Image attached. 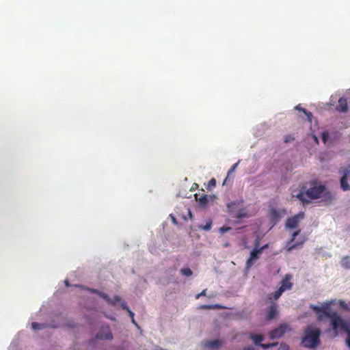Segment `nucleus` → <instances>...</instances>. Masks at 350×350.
<instances>
[{"label": "nucleus", "instance_id": "16", "mask_svg": "<svg viewBox=\"0 0 350 350\" xmlns=\"http://www.w3.org/2000/svg\"><path fill=\"white\" fill-rule=\"evenodd\" d=\"M221 341L219 340V339H215L213 340L208 341L206 343V347L213 349H218L219 347H221Z\"/></svg>", "mask_w": 350, "mask_h": 350}, {"label": "nucleus", "instance_id": "36", "mask_svg": "<svg viewBox=\"0 0 350 350\" xmlns=\"http://www.w3.org/2000/svg\"><path fill=\"white\" fill-rule=\"evenodd\" d=\"M243 350H254V348L252 346H247L243 348Z\"/></svg>", "mask_w": 350, "mask_h": 350}, {"label": "nucleus", "instance_id": "32", "mask_svg": "<svg viewBox=\"0 0 350 350\" xmlns=\"http://www.w3.org/2000/svg\"><path fill=\"white\" fill-rule=\"evenodd\" d=\"M206 293V289H204L201 293L197 294L196 295V299H199L201 296H205Z\"/></svg>", "mask_w": 350, "mask_h": 350}, {"label": "nucleus", "instance_id": "8", "mask_svg": "<svg viewBox=\"0 0 350 350\" xmlns=\"http://www.w3.org/2000/svg\"><path fill=\"white\" fill-rule=\"evenodd\" d=\"M90 291L92 293H96L100 297H101L103 299H104L111 306H115L118 302H120L121 301L120 297L116 295L113 299L110 298L107 294L105 293L99 291L96 289L91 288Z\"/></svg>", "mask_w": 350, "mask_h": 350}, {"label": "nucleus", "instance_id": "28", "mask_svg": "<svg viewBox=\"0 0 350 350\" xmlns=\"http://www.w3.org/2000/svg\"><path fill=\"white\" fill-rule=\"evenodd\" d=\"M322 140L324 144H326L327 141L329 139V133L327 131H325L322 133Z\"/></svg>", "mask_w": 350, "mask_h": 350}, {"label": "nucleus", "instance_id": "39", "mask_svg": "<svg viewBox=\"0 0 350 350\" xmlns=\"http://www.w3.org/2000/svg\"><path fill=\"white\" fill-rule=\"evenodd\" d=\"M314 141H316L317 143L319 142L318 139L316 136L314 137Z\"/></svg>", "mask_w": 350, "mask_h": 350}, {"label": "nucleus", "instance_id": "14", "mask_svg": "<svg viewBox=\"0 0 350 350\" xmlns=\"http://www.w3.org/2000/svg\"><path fill=\"white\" fill-rule=\"evenodd\" d=\"M336 109L340 113H346L348 111L347 100L345 98L342 97L338 100Z\"/></svg>", "mask_w": 350, "mask_h": 350}, {"label": "nucleus", "instance_id": "1", "mask_svg": "<svg viewBox=\"0 0 350 350\" xmlns=\"http://www.w3.org/2000/svg\"><path fill=\"white\" fill-rule=\"evenodd\" d=\"M310 308L317 313L319 321H321L323 317L329 318L331 319V325L335 332L338 329L346 332L347 334V344L350 347V329H349L347 324L341 317L336 312H330L328 304L323 307L311 305Z\"/></svg>", "mask_w": 350, "mask_h": 350}, {"label": "nucleus", "instance_id": "30", "mask_svg": "<svg viewBox=\"0 0 350 350\" xmlns=\"http://www.w3.org/2000/svg\"><path fill=\"white\" fill-rule=\"evenodd\" d=\"M230 230H231L230 227L222 226L219 228V232L223 234V233H225Z\"/></svg>", "mask_w": 350, "mask_h": 350}, {"label": "nucleus", "instance_id": "20", "mask_svg": "<svg viewBox=\"0 0 350 350\" xmlns=\"http://www.w3.org/2000/svg\"><path fill=\"white\" fill-rule=\"evenodd\" d=\"M121 307L123 310L127 311L131 319L134 318V313L130 310V308L127 306L126 303L124 301L121 302Z\"/></svg>", "mask_w": 350, "mask_h": 350}, {"label": "nucleus", "instance_id": "3", "mask_svg": "<svg viewBox=\"0 0 350 350\" xmlns=\"http://www.w3.org/2000/svg\"><path fill=\"white\" fill-rule=\"evenodd\" d=\"M321 331L312 325H308L301 340V345L307 348H315L320 345Z\"/></svg>", "mask_w": 350, "mask_h": 350}, {"label": "nucleus", "instance_id": "26", "mask_svg": "<svg viewBox=\"0 0 350 350\" xmlns=\"http://www.w3.org/2000/svg\"><path fill=\"white\" fill-rule=\"evenodd\" d=\"M216 185V180L213 178H211L209 181H208V189H211L213 187H215Z\"/></svg>", "mask_w": 350, "mask_h": 350}, {"label": "nucleus", "instance_id": "10", "mask_svg": "<svg viewBox=\"0 0 350 350\" xmlns=\"http://www.w3.org/2000/svg\"><path fill=\"white\" fill-rule=\"evenodd\" d=\"M300 232H301L300 230H297V231H295L293 233L291 239L287 243V246H286L287 251L289 252L294 249H296L297 247L302 246V245L304 244V243L305 241L304 239L301 240V241H297L296 243H294L295 237L299 234Z\"/></svg>", "mask_w": 350, "mask_h": 350}, {"label": "nucleus", "instance_id": "9", "mask_svg": "<svg viewBox=\"0 0 350 350\" xmlns=\"http://www.w3.org/2000/svg\"><path fill=\"white\" fill-rule=\"evenodd\" d=\"M250 337L254 341L256 345H259L265 349L276 346L278 345L277 342L261 344V342L264 339L263 336L262 334H250Z\"/></svg>", "mask_w": 350, "mask_h": 350}, {"label": "nucleus", "instance_id": "35", "mask_svg": "<svg viewBox=\"0 0 350 350\" xmlns=\"http://www.w3.org/2000/svg\"><path fill=\"white\" fill-rule=\"evenodd\" d=\"M340 306H341L343 308H345V309H346V310H349V307L347 306V305L345 303V301H340Z\"/></svg>", "mask_w": 350, "mask_h": 350}, {"label": "nucleus", "instance_id": "33", "mask_svg": "<svg viewBox=\"0 0 350 350\" xmlns=\"http://www.w3.org/2000/svg\"><path fill=\"white\" fill-rule=\"evenodd\" d=\"M238 164H239V162H237V163H234V164L232 166L231 169L228 171V174H229L232 173V172H234V170L236 169V167H237Z\"/></svg>", "mask_w": 350, "mask_h": 350}, {"label": "nucleus", "instance_id": "25", "mask_svg": "<svg viewBox=\"0 0 350 350\" xmlns=\"http://www.w3.org/2000/svg\"><path fill=\"white\" fill-rule=\"evenodd\" d=\"M271 216L273 218H275V219H279L280 218V213L275 208H272L271 210Z\"/></svg>", "mask_w": 350, "mask_h": 350}, {"label": "nucleus", "instance_id": "24", "mask_svg": "<svg viewBox=\"0 0 350 350\" xmlns=\"http://www.w3.org/2000/svg\"><path fill=\"white\" fill-rule=\"evenodd\" d=\"M350 258L349 257H345L342 260V264L347 268H350Z\"/></svg>", "mask_w": 350, "mask_h": 350}, {"label": "nucleus", "instance_id": "2", "mask_svg": "<svg viewBox=\"0 0 350 350\" xmlns=\"http://www.w3.org/2000/svg\"><path fill=\"white\" fill-rule=\"evenodd\" d=\"M325 190V186L323 185H317V183L314 182L311 184V187L307 190L304 186L300 187L297 191L293 190L292 197L298 199L303 206H306L310 203V200L321 198Z\"/></svg>", "mask_w": 350, "mask_h": 350}, {"label": "nucleus", "instance_id": "34", "mask_svg": "<svg viewBox=\"0 0 350 350\" xmlns=\"http://www.w3.org/2000/svg\"><path fill=\"white\" fill-rule=\"evenodd\" d=\"M268 246H269L268 244H265L262 247H260V245H259L258 250H260V253L262 254L264 250L268 248Z\"/></svg>", "mask_w": 350, "mask_h": 350}, {"label": "nucleus", "instance_id": "7", "mask_svg": "<svg viewBox=\"0 0 350 350\" xmlns=\"http://www.w3.org/2000/svg\"><path fill=\"white\" fill-rule=\"evenodd\" d=\"M289 329L290 327L287 324H281L277 328L269 332V338L272 340L280 338Z\"/></svg>", "mask_w": 350, "mask_h": 350}, {"label": "nucleus", "instance_id": "18", "mask_svg": "<svg viewBox=\"0 0 350 350\" xmlns=\"http://www.w3.org/2000/svg\"><path fill=\"white\" fill-rule=\"evenodd\" d=\"M295 109L296 110H298V111H302L304 113V114L307 116V120L308 122H312V114L311 112L310 111H308L306 109L304 108H302L300 105H298L297 106L295 107Z\"/></svg>", "mask_w": 350, "mask_h": 350}, {"label": "nucleus", "instance_id": "4", "mask_svg": "<svg viewBox=\"0 0 350 350\" xmlns=\"http://www.w3.org/2000/svg\"><path fill=\"white\" fill-rule=\"evenodd\" d=\"M236 205L235 202H232L228 204L227 207L229 213L231 215V217L236 219L235 223H240L243 219L249 217L248 213L247 210L243 208H240L238 211L235 212L234 210V206Z\"/></svg>", "mask_w": 350, "mask_h": 350}, {"label": "nucleus", "instance_id": "11", "mask_svg": "<svg viewBox=\"0 0 350 350\" xmlns=\"http://www.w3.org/2000/svg\"><path fill=\"white\" fill-rule=\"evenodd\" d=\"M342 176L340 178V187L343 191H349L350 185L347 182L348 178L350 176V166H348L343 170Z\"/></svg>", "mask_w": 350, "mask_h": 350}, {"label": "nucleus", "instance_id": "31", "mask_svg": "<svg viewBox=\"0 0 350 350\" xmlns=\"http://www.w3.org/2000/svg\"><path fill=\"white\" fill-rule=\"evenodd\" d=\"M288 345L286 343L282 342L280 345L278 350H288Z\"/></svg>", "mask_w": 350, "mask_h": 350}, {"label": "nucleus", "instance_id": "15", "mask_svg": "<svg viewBox=\"0 0 350 350\" xmlns=\"http://www.w3.org/2000/svg\"><path fill=\"white\" fill-rule=\"evenodd\" d=\"M277 312H277V306L275 304L272 303L269 310H268L267 319L268 320L273 319L277 314Z\"/></svg>", "mask_w": 350, "mask_h": 350}, {"label": "nucleus", "instance_id": "23", "mask_svg": "<svg viewBox=\"0 0 350 350\" xmlns=\"http://www.w3.org/2000/svg\"><path fill=\"white\" fill-rule=\"evenodd\" d=\"M283 289L282 288H278L277 291H275L274 293L271 294L274 299H278L279 297L282 295L283 293Z\"/></svg>", "mask_w": 350, "mask_h": 350}, {"label": "nucleus", "instance_id": "13", "mask_svg": "<svg viewBox=\"0 0 350 350\" xmlns=\"http://www.w3.org/2000/svg\"><path fill=\"white\" fill-rule=\"evenodd\" d=\"M291 278L292 277L290 274L285 275L284 278L280 282L281 286H280L279 288H282L283 292H284L286 290L291 289L293 286V283L291 282Z\"/></svg>", "mask_w": 350, "mask_h": 350}, {"label": "nucleus", "instance_id": "38", "mask_svg": "<svg viewBox=\"0 0 350 350\" xmlns=\"http://www.w3.org/2000/svg\"><path fill=\"white\" fill-rule=\"evenodd\" d=\"M172 220L173 223H174V224L177 223L176 218L173 216H172Z\"/></svg>", "mask_w": 350, "mask_h": 350}, {"label": "nucleus", "instance_id": "29", "mask_svg": "<svg viewBox=\"0 0 350 350\" xmlns=\"http://www.w3.org/2000/svg\"><path fill=\"white\" fill-rule=\"evenodd\" d=\"M295 139L294 137L291 135H287L284 137V142L288 143L290 142H292Z\"/></svg>", "mask_w": 350, "mask_h": 350}, {"label": "nucleus", "instance_id": "12", "mask_svg": "<svg viewBox=\"0 0 350 350\" xmlns=\"http://www.w3.org/2000/svg\"><path fill=\"white\" fill-rule=\"evenodd\" d=\"M96 338L101 340H112L113 334L109 326H103L96 334Z\"/></svg>", "mask_w": 350, "mask_h": 350}, {"label": "nucleus", "instance_id": "6", "mask_svg": "<svg viewBox=\"0 0 350 350\" xmlns=\"http://www.w3.org/2000/svg\"><path fill=\"white\" fill-rule=\"evenodd\" d=\"M304 213L301 211L297 215L288 217L286 221V228L289 229L297 228L299 226V221L304 218Z\"/></svg>", "mask_w": 350, "mask_h": 350}, {"label": "nucleus", "instance_id": "19", "mask_svg": "<svg viewBox=\"0 0 350 350\" xmlns=\"http://www.w3.org/2000/svg\"><path fill=\"white\" fill-rule=\"evenodd\" d=\"M200 309L204 310H211V309H224L225 307L221 306L220 304H213V305H201L199 306Z\"/></svg>", "mask_w": 350, "mask_h": 350}, {"label": "nucleus", "instance_id": "5", "mask_svg": "<svg viewBox=\"0 0 350 350\" xmlns=\"http://www.w3.org/2000/svg\"><path fill=\"white\" fill-rule=\"evenodd\" d=\"M259 239H256L254 244V248L251 251L250 257L246 261L245 267L250 269L254 264V262L260 258L261 254L260 250H258Z\"/></svg>", "mask_w": 350, "mask_h": 350}, {"label": "nucleus", "instance_id": "41", "mask_svg": "<svg viewBox=\"0 0 350 350\" xmlns=\"http://www.w3.org/2000/svg\"><path fill=\"white\" fill-rule=\"evenodd\" d=\"M193 186H196V187H198V184L195 183V184H193Z\"/></svg>", "mask_w": 350, "mask_h": 350}, {"label": "nucleus", "instance_id": "21", "mask_svg": "<svg viewBox=\"0 0 350 350\" xmlns=\"http://www.w3.org/2000/svg\"><path fill=\"white\" fill-rule=\"evenodd\" d=\"M46 327V325L44 323H39L37 322H33L31 323V328L34 330H39Z\"/></svg>", "mask_w": 350, "mask_h": 350}, {"label": "nucleus", "instance_id": "27", "mask_svg": "<svg viewBox=\"0 0 350 350\" xmlns=\"http://www.w3.org/2000/svg\"><path fill=\"white\" fill-rule=\"evenodd\" d=\"M211 226H212V221H208V222H206V225L204 226H200V228L201 229H203L204 230H211Z\"/></svg>", "mask_w": 350, "mask_h": 350}, {"label": "nucleus", "instance_id": "40", "mask_svg": "<svg viewBox=\"0 0 350 350\" xmlns=\"http://www.w3.org/2000/svg\"><path fill=\"white\" fill-rule=\"evenodd\" d=\"M65 284H66V286H68V280H66V281H65Z\"/></svg>", "mask_w": 350, "mask_h": 350}, {"label": "nucleus", "instance_id": "17", "mask_svg": "<svg viewBox=\"0 0 350 350\" xmlns=\"http://www.w3.org/2000/svg\"><path fill=\"white\" fill-rule=\"evenodd\" d=\"M195 197L196 200L198 201L202 206L206 205L208 202L206 195L200 196L199 194H195Z\"/></svg>", "mask_w": 350, "mask_h": 350}, {"label": "nucleus", "instance_id": "37", "mask_svg": "<svg viewBox=\"0 0 350 350\" xmlns=\"http://www.w3.org/2000/svg\"><path fill=\"white\" fill-rule=\"evenodd\" d=\"M131 322L137 327H138L137 323H136L135 318L131 319Z\"/></svg>", "mask_w": 350, "mask_h": 350}, {"label": "nucleus", "instance_id": "22", "mask_svg": "<svg viewBox=\"0 0 350 350\" xmlns=\"http://www.w3.org/2000/svg\"><path fill=\"white\" fill-rule=\"evenodd\" d=\"M180 273L185 276H191L193 274L192 271L189 267H184L180 269Z\"/></svg>", "mask_w": 350, "mask_h": 350}]
</instances>
